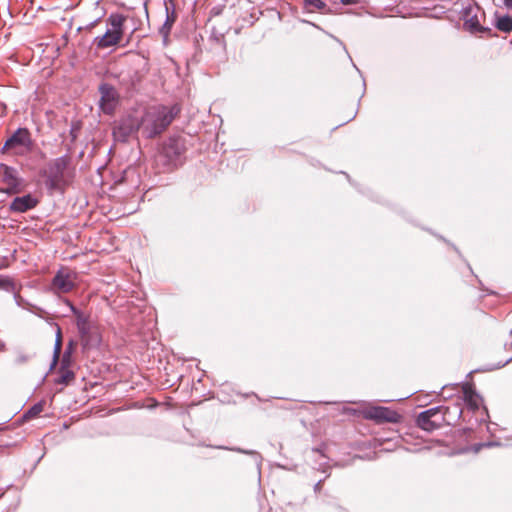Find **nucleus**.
Returning <instances> with one entry per match:
<instances>
[{
	"label": "nucleus",
	"instance_id": "1",
	"mask_svg": "<svg viewBox=\"0 0 512 512\" xmlns=\"http://www.w3.org/2000/svg\"><path fill=\"white\" fill-rule=\"evenodd\" d=\"M39 175L43 178L45 188L49 192H64L76 176V166L69 154L49 160Z\"/></svg>",
	"mask_w": 512,
	"mask_h": 512
},
{
	"label": "nucleus",
	"instance_id": "2",
	"mask_svg": "<svg viewBox=\"0 0 512 512\" xmlns=\"http://www.w3.org/2000/svg\"><path fill=\"white\" fill-rule=\"evenodd\" d=\"M180 113V107L174 104L170 107L158 105L149 108L141 119L137 129H141L148 138L161 134Z\"/></svg>",
	"mask_w": 512,
	"mask_h": 512
},
{
	"label": "nucleus",
	"instance_id": "3",
	"mask_svg": "<svg viewBox=\"0 0 512 512\" xmlns=\"http://www.w3.org/2000/svg\"><path fill=\"white\" fill-rule=\"evenodd\" d=\"M451 411H453L458 418L461 417L463 412L458 404L452 407L437 406L421 412L417 416L416 423L422 430L428 432L434 431L442 426L445 422L446 414H449Z\"/></svg>",
	"mask_w": 512,
	"mask_h": 512
},
{
	"label": "nucleus",
	"instance_id": "4",
	"mask_svg": "<svg viewBox=\"0 0 512 512\" xmlns=\"http://www.w3.org/2000/svg\"><path fill=\"white\" fill-rule=\"evenodd\" d=\"M124 17L118 14H111L108 18V28L105 34L101 37H96L94 40L97 48L106 49L118 44L122 37V26Z\"/></svg>",
	"mask_w": 512,
	"mask_h": 512
},
{
	"label": "nucleus",
	"instance_id": "5",
	"mask_svg": "<svg viewBox=\"0 0 512 512\" xmlns=\"http://www.w3.org/2000/svg\"><path fill=\"white\" fill-rule=\"evenodd\" d=\"M77 274L73 270L62 267L60 268L52 279V289L58 293H68L75 287Z\"/></svg>",
	"mask_w": 512,
	"mask_h": 512
},
{
	"label": "nucleus",
	"instance_id": "6",
	"mask_svg": "<svg viewBox=\"0 0 512 512\" xmlns=\"http://www.w3.org/2000/svg\"><path fill=\"white\" fill-rule=\"evenodd\" d=\"M33 145L31 134L27 128H18L6 141L2 151H8L13 148L21 147L30 150Z\"/></svg>",
	"mask_w": 512,
	"mask_h": 512
},
{
	"label": "nucleus",
	"instance_id": "7",
	"mask_svg": "<svg viewBox=\"0 0 512 512\" xmlns=\"http://www.w3.org/2000/svg\"><path fill=\"white\" fill-rule=\"evenodd\" d=\"M101 93L100 109L105 114H112L118 105V94L114 87L109 84H102L99 88Z\"/></svg>",
	"mask_w": 512,
	"mask_h": 512
},
{
	"label": "nucleus",
	"instance_id": "8",
	"mask_svg": "<svg viewBox=\"0 0 512 512\" xmlns=\"http://www.w3.org/2000/svg\"><path fill=\"white\" fill-rule=\"evenodd\" d=\"M365 418L375 420L377 422L396 423L399 421L400 415L390 408L382 406H373L365 410Z\"/></svg>",
	"mask_w": 512,
	"mask_h": 512
},
{
	"label": "nucleus",
	"instance_id": "9",
	"mask_svg": "<svg viewBox=\"0 0 512 512\" xmlns=\"http://www.w3.org/2000/svg\"><path fill=\"white\" fill-rule=\"evenodd\" d=\"M39 203L38 198L31 194H26L13 199L9 205V210L13 213H25L34 209Z\"/></svg>",
	"mask_w": 512,
	"mask_h": 512
},
{
	"label": "nucleus",
	"instance_id": "10",
	"mask_svg": "<svg viewBox=\"0 0 512 512\" xmlns=\"http://www.w3.org/2000/svg\"><path fill=\"white\" fill-rule=\"evenodd\" d=\"M184 150V143L179 137L169 138L163 146V154L171 161L181 156Z\"/></svg>",
	"mask_w": 512,
	"mask_h": 512
},
{
	"label": "nucleus",
	"instance_id": "11",
	"mask_svg": "<svg viewBox=\"0 0 512 512\" xmlns=\"http://www.w3.org/2000/svg\"><path fill=\"white\" fill-rule=\"evenodd\" d=\"M464 401L472 410H477L482 402L481 397L470 384L462 387Z\"/></svg>",
	"mask_w": 512,
	"mask_h": 512
},
{
	"label": "nucleus",
	"instance_id": "12",
	"mask_svg": "<svg viewBox=\"0 0 512 512\" xmlns=\"http://www.w3.org/2000/svg\"><path fill=\"white\" fill-rule=\"evenodd\" d=\"M472 11V8L465 9L464 27L472 33L484 32L489 30L488 28H484L480 25L477 15H473Z\"/></svg>",
	"mask_w": 512,
	"mask_h": 512
},
{
	"label": "nucleus",
	"instance_id": "13",
	"mask_svg": "<svg viewBox=\"0 0 512 512\" xmlns=\"http://www.w3.org/2000/svg\"><path fill=\"white\" fill-rule=\"evenodd\" d=\"M495 26L501 32H512V17L510 15L497 16Z\"/></svg>",
	"mask_w": 512,
	"mask_h": 512
},
{
	"label": "nucleus",
	"instance_id": "14",
	"mask_svg": "<svg viewBox=\"0 0 512 512\" xmlns=\"http://www.w3.org/2000/svg\"><path fill=\"white\" fill-rule=\"evenodd\" d=\"M75 377L74 372L67 367L59 369V376L56 378V384L68 385Z\"/></svg>",
	"mask_w": 512,
	"mask_h": 512
},
{
	"label": "nucleus",
	"instance_id": "15",
	"mask_svg": "<svg viewBox=\"0 0 512 512\" xmlns=\"http://www.w3.org/2000/svg\"><path fill=\"white\" fill-rule=\"evenodd\" d=\"M113 136L116 141H128V127L124 123H120L113 128Z\"/></svg>",
	"mask_w": 512,
	"mask_h": 512
},
{
	"label": "nucleus",
	"instance_id": "16",
	"mask_svg": "<svg viewBox=\"0 0 512 512\" xmlns=\"http://www.w3.org/2000/svg\"><path fill=\"white\" fill-rule=\"evenodd\" d=\"M139 7H130V20H133L135 16H144L148 19V11L146 8V0H137Z\"/></svg>",
	"mask_w": 512,
	"mask_h": 512
},
{
	"label": "nucleus",
	"instance_id": "17",
	"mask_svg": "<svg viewBox=\"0 0 512 512\" xmlns=\"http://www.w3.org/2000/svg\"><path fill=\"white\" fill-rule=\"evenodd\" d=\"M166 12H167V16H166V20L161 28V33L166 37L171 28H172V25L174 24L175 20H176V14L174 11H172L171 13L168 11V8L166 7Z\"/></svg>",
	"mask_w": 512,
	"mask_h": 512
},
{
	"label": "nucleus",
	"instance_id": "18",
	"mask_svg": "<svg viewBox=\"0 0 512 512\" xmlns=\"http://www.w3.org/2000/svg\"><path fill=\"white\" fill-rule=\"evenodd\" d=\"M326 6L323 0H304V9L308 12L322 10Z\"/></svg>",
	"mask_w": 512,
	"mask_h": 512
},
{
	"label": "nucleus",
	"instance_id": "19",
	"mask_svg": "<svg viewBox=\"0 0 512 512\" xmlns=\"http://www.w3.org/2000/svg\"><path fill=\"white\" fill-rule=\"evenodd\" d=\"M61 348H62V337H61V330L58 327L57 328V335H56V341L54 346V352H53V363L52 365H55L60 357L61 354Z\"/></svg>",
	"mask_w": 512,
	"mask_h": 512
},
{
	"label": "nucleus",
	"instance_id": "20",
	"mask_svg": "<svg viewBox=\"0 0 512 512\" xmlns=\"http://www.w3.org/2000/svg\"><path fill=\"white\" fill-rule=\"evenodd\" d=\"M0 290L14 291V281L9 276L0 275Z\"/></svg>",
	"mask_w": 512,
	"mask_h": 512
},
{
	"label": "nucleus",
	"instance_id": "21",
	"mask_svg": "<svg viewBox=\"0 0 512 512\" xmlns=\"http://www.w3.org/2000/svg\"><path fill=\"white\" fill-rule=\"evenodd\" d=\"M9 293H13L14 300L16 304L19 307L26 308V305H28L27 301L21 297L19 291L16 289V286L14 285V291H8Z\"/></svg>",
	"mask_w": 512,
	"mask_h": 512
},
{
	"label": "nucleus",
	"instance_id": "22",
	"mask_svg": "<svg viewBox=\"0 0 512 512\" xmlns=\"http://www.w3.org/2000/svg\"><path fill=\"white\" fill-rule=\"evenodd\" d=\"M71 364V351L70 348L66 349L63 353L60 368H70Z\"/></svg>",
	"mask_w": 512,
	"mask_h": 512
},
{
	"label": "nucleus",
	"instance_id": "23",
	"mask_svg": "<svg viewBox=\"0 0 512 512\" xmlns=\"http://www.w3.org/2000/svg\"><path fill=\"white\" fill-rule=\"evenodd\" d=\"M132 62L133 63H136L141 67V71H147L148 68V62H147V59L145 57H140L138 54L135 55V58L132 59Z\"/></svg>",
	"mask_w": 512,
	"mask_h": 512
},
{
	"label": "nucleus",
	"instance_id": "24",
	"mask_svg": "<svg viewBox=\"0 0 512 512\" xmlns=\"http://www.w3.org/2000/svg\"><path fill=\"white\" fill-rule=\"evenodd\" d=\"M43 411V404L41 402L33 405L29 411H28V414L30 416H37L38 414H40L41 412Z\"/></svg>",
	"mask_w": 512,
	"mask_h": 512
},
{
	"label": "nucleus",
	"instance_id": "25",
	"mask_svg": "<svg viewBox=\"0 0 512 512\" xmlns=\"http://www.w3.org/2000/svg\"><path fill=\"white\" fill-rule=\"evenodd\" d=\"M134 294H136L135 295L136 299L143 301V298H142L143 293L142 292L130 291V299L134 297ZM131 315H132V301L130 300V316Z\"/></svg>",
	"mask_w": 512,
	"mask_h": 512
},
{
	"label": "nucleus",
	"instance_id": "26",
	"mask_svg": "<svg viewBox=\"0 0 512 512\" xmlns=\"http://www.w3.org/2000/svg\"><path fill=\"white\" fill-rule=\"evenodd\" d=\"M512 361V355L509 356L506 360L499 362L494 368L504 367L506 364Z\"/></svg>",
	"mask_w": 512,
	"mask_h": 512
},
{
	"label": "nucleus",
	"instance_id": "27",
	"mask_svg": "<svg viewBox=\"0 0 512 512\" xmlns=\"http://www.w3.org/2000/svg\"><path fill=\"white\" fill-rule=\"evenodd\" d=\"M341 3L343 5H353V4H357L358 0H341Z\"/></svg>",
	"mask_w": 512,
	"mask_h": 512
},
{
	"label": "nucleus",
	"instance_id": "28",
	"mask_svg": "<svg viewBox=\"0 0 512 512\" xmlns=\"http://www.w3.org/2000/svg\"><path fill=\"white\" fill-rule=\"evenodd\" d=\"M8 266H9V264L7 263V261H6L5 259H2V260L0 261V270L5 269V268H7Z\"/></svg>",
	"mask_w": 512,
	"mask_h": 512
},
{
	"label": "nucleus",
	"instance_id": "29",
	"mask_svg": "<svg viewBox=\"0 0 512 512\" xmlns=\"http://www.w3.org/2000/svg\"><path fill=\"white\" fill-rule=\"evenodd\" d=\"M321 486H322V480L318 481L315 486H314V490L315 492H319L321 490Z\"/></svg>",
	"mask_w": 512,
	"mask_h": 512
},
{
	"label": "nucleus",
	"instance_id": "30",
	"mask_svg": "<svg viewBox=\"0 0 512 512\" xmlns=\"http://www.w3.org/2000/svg\"><path fill=\"white\" fill-rule=\"evenodd\" d=\"M503 3L507 8L512 9V0H503Z\"/></svg>",
	"mask_w": 512,
	"mask_h": 512
},
{
	"label": "nucleus",
	"instance_id": "31",
	"mask_svg": "<svg viewBox=\"0 0 512 512\" xmlns=\"http://www.w3.org/2000/svg\"><path fill=\"white\" fill-rule=\"evenodd\" d=\"M130 28H132V31L134 32V31L139 29V25H137L136 23L132 22L130 24Z\"/></svg>",
	"mask_w": 512,
	"mask_h": 512
},
{
	"label": "nucleus",
	"instance_id": "32",
	"mask_svg": "<svg viewBox=\"0 0 512 512\" xmlns=\"http://www.w3.org/2000/svg\"><path fill=\"white\" fill-rule=\"evenodd\" d=\"M129 407H130V409L131 408H140V405H138V402H130Z\"/></svg>",
	"mask_w": 512,
	"mask_h": 512
},
{
	"label": "nucleus",
	"instance_id": "33",
	"mask_svg": "<svg viewBox=\"0 0 512 512\" xmlns=\"http://www.w3.org/2000/svg\"><path fill=\"white\" fill-rule=\"evenodd\" d=\"M133 128H134V123H133L132 119L130 118V126H129L130 133L132 132Z\"/></svg>",
	"mask_w": 512,
	"mask_h": 512
},
{
	"label": "nucleus",
	"instance_id": "34",
	"mask_svg": "<svg viewBox=\"0 0 512 512\" xmlns=\"http://www.w3.org/2000/svg\"><path fill=\"white\" fill-rule=\"evenodd\" d=\"M137 307L140 309V311H142V308L144 307L143 305H137Z\"/></svg>",
	"mask_w": 512,
	"mask_h": 512
},
{
	"label": "nucleus",
	"instance_id": "35",
	"mask_svg": "<svg viewBox=\"0 0 512 512\" xmlns=\"http://www.w3.org/2000/svg\"><path fill=\"white\" fill-rule=\"evenodd\" d=\"M340 512H346L345 510H341Z\"/></svg>",
	"mask_w": 512,
	"mask_h": 512
},
{
	"label": "nucleus",
	"instance_id": "36",
	"mask_svg": "<svg viewBox=\"0 0 512 512\" xmlns=\"http://www.w3.org/2000/svg\"><path fill=\"white\" fill-rule=\"evenodd\" d=\"M3 495V493L0 495V497Z\"/></svg>",
	"mask_w": 512,
	"mask_h": 512
}]
</instances>
